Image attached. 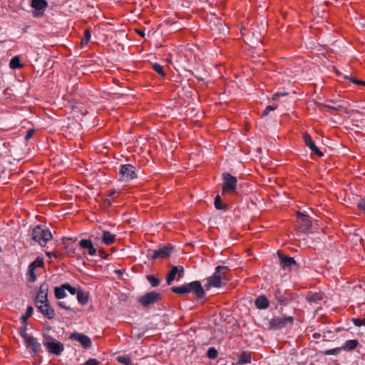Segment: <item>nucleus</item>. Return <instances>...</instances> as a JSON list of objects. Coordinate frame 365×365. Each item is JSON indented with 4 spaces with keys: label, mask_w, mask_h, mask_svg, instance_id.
<instances>
[{
    "label": "nucleus",
    "mask_w": 365,
    "mask_h": 365,
    "mask_svg": "<svg viewBox=\"0 0 365 365\" xmlns=\"http://www.w3.org/2000/svg\"><path fill=\"white\" fill-rule=\"evenodd\" d=\"M170 289L173 293L179 295H185L193 292L199 299L205 296V292L199 281H194L180 287H172Z\"/></svg>",
    "instance_id": "nucleus-1"
},
{
    "label": "nucleus",
    "mask_w": 365,
    "mask_h": 365,
    "mask_svg": "<svg viewBox=\"0 0 365 365\" xmlns=\"http://www.w3.org/2000/svg\"><path fill=\"white\" fill-rule=\"evenodd\" d=\"M230 269L227 266H218L215 268L214 274L207 279V283L205 284V287L209 289L210 287H220L223 281L228 280V273Z\"/></svg>",
    "instance_id": "nucleus-2"
},
{
    "label": "nucleus",
    "mask_w": 365,
    "mask_h": 365,
    "mask_svg": "<svg viewBox=\"0 0 365 365\" xmlns=\"http://www.w3.org/2000/svg\"><path fill=\"white\" fill-rule=\"evenodd\" d=\"M51 238L50 230L44 225H38L32 230V239L41 246H45Z\"/></svg>",
    "instance_id": "nucleus-3"
},
{
    "label": "nucleus",
    "mask_w": 365,
    "mask_h": 365,
    "mask_svg": "<svg viewBox=\"0 0 365 365\" xmlns=\"http://www.w3.org/2000/svg\"><path fill=\"white\" fill-rule=\"evenodd\" d=\"M223 183L222 187V194H235L236 192L237 178L230 173H225L222 175Z\"/></svg>",
    "instance_id": "nucleus-4"
},
{
    "label": "nucleus",
    "mask_w": 365,
    "mask_h": 365,
    "mask_svg": "<svg viewBox=\"0 0 365 365\" xmlns=\"http://www.w3.org/2000/svg\"><path fill=\"white\" fill-rule=\"evenodd\" d=\"M44 346L50 353L60 355L64 349L63 344L49 336H44Z\"/></svg>",
    "instance_id": "nucleus-5"
},
{
    "label": "nucleus",
    "mask_w": 365,
    "mask_h": 365,
    "mask_svg": "<svg viewBox=\"0 0 365 365\" xmlns=\"http://www.w3.org/2000/svg\"><path fill=\"white\" fill-rule=\"evenodd\" d=\"M162 299V294L156 292H150L139 298L138 302L143 306L148 307L155 302H158Z\"/></svg>",
    "instance_id": "nucleus-6"
},
{
    "label": "nucleus",
    "mask_w": 365,
    "mask_h": 365,
    "mask_svg": "<svg viewBox=\"0 0 365 365\" xmlns=\"http://www.w3.org/2000/svg\"><path fill=\"white\" fill-rule=\"evenodd\" d=\"M119 175L121 180L126 181L137 178V175L135 173V168L130 164L122 165Z\"/></svg>",
    "instance_id": "nucleus-7"
},
{
    "label": "nucleus",
    "mask_w": 365,
    "mask_h": 365,
    "mask_svg": "<svg viewBox=\"0 0 365 365\" xmlns=\"http://www.w3.org/2000/svg\"><path fill=\"white\" fill-rule=\"evenodd\" d=\"M65 249L66 250L68 256L71 257H75L77 259H82L83 257L86 256V252L82 251L80 252L78 245H76L75 242L73 243L65 244Z\"/></svg>",
    "instance_id": "nucleus-8"
},
{
    "label": "nucleus",
    "mask_w": 365,
    "mask_h": 365,
    "mask_svg": "<svg viewBox=\"0 0 365 365\" xmlns=\"http://www.w3.org/2000/svg\"><path fill=\"white\" fill-rule=\"evenodd\" d=\"M294 322L292 317H276L269 322L270 327L274 329H282Z\"/></svg>",
    "instance_id": "nucleus-9"
},
{
    "label": "nucleus",
    "mask_w": 365,
    "mask_h": 365,
    "mask_svg": "<svg viewBox=\"0 0 365 365\" xmlns=\"http://www.w3.org/2000/svg\"><path fill=\"white\" fill-rule=\"evenodd\" d=\"M297 219L298 230L300 232H306L311 228L312 223L309 216L304 215L300 212H298Z\"/></svg>",
    "instance_id": "nucleus-10"
},
{
    "label": "nucleus",
    "mask_w": 365,
    "mask_h": 365,
    "mask_svg": "<svg viewBox=\"0 0 365 365\" xmlns=\"http://www.w3.org/2000/svg\"><path fill=\"white\" fill-rule=\"evenodd\" d=\"M36 307L41 312V313L48 319H52L55 317V311L51 307L48 303V300L46 302H41L39 304H36Z\"/></svg>",
    "instance_id": "nucleus-11"
},
{
    "label": "nucleus",
    "mask_w": 365,
    "mask_h": 365,
    "mask_svg": "<svg viewBox=\"0 0 365 365\" xmlns=\"http://www.w3.org/2000/svg\"><path fill=\"white\" fill-rule=\"evenodd\" d=\"M80 252L86 251V255L93 256L96 253V249L94 247L91 240L83 239L78 242Z\"/></svg>",
    "instance_id": "nucleus-12"
},
{
    "label": "nucleus",
    "mask_w": 365,
    "mask_h": 365,
    "mask_svg": "<svg viewBox=\"0 0 365 365\" xmlns=\"http://www.w3.org/2000/svg\"><path fill=\"white\" fill-rule=\"evenodd\" d=\"M178 274V278L180 279L184 276V268L182 266H173L166 277V282L171 284Z\"/></svg>",
    "instance_id": "nucleus-13"
},
{
    "label": "nucleus",
    "mask_w": 365,
    "mask_h": 365,
    "mask_svg": "<svg viewBox=\"0 0 365 365\" xmlns=\"http://www.w3.org/2000/svg\"><path fill=\"white\" fill-rule=\"evenodd\" d=\"M31 6L36 10L33 11V16L41 17L43 15V12L39 11H43L48 6V3L45 0H31Z\"/></svg>",
    "instance_id": "nucleus-14"
},
{
    "label": "nucleus",
    "mask_w": 365,
    "mask_h": 365,
    "mask_svg": "<svg viewBox=\"0 0 365 365\" xmlns=\"http://www.w3.org/2000/svg\"><path fill=\"white\" fill-rule=\"evenodd\" d=\"M173 250V247L171 245L163 246V247H161L157 250H155L153 252V254L151 258L153 260L159 259V258H161V259L167 258L170 255Z\"/></svg>",
    "instance_id": "nucleus-15"
},
{
    "label": "nucleus",
    "mask_w": 365,
    "mask_h": 365,
    "mask_svg": "<svg viewBox=\"0 0 365 365\" xmlns=\"http://www.w3.org/2000/svg\"><path fill=\"white\" fill-rule=\"evenodd\" d=\"M70 338L73 340L78 341L84 349H88L91 346V340L86 335L75 332L71 334Z\"/></svg>",
    "instance_id": "nucleus-16"
},
{
    "label": "nucleus",
    "mask_w": 365,
    "mask_h": 365,
    "mask_svg": "<svg viewBox=\"0 0 365 365\" xmlns=\"http://www.w3.org/2000/svg\"><path fill=\"white\" fill-rule=\"evenodd\" d=\"M48 284L46 282L40 285L38 292L35 299V304L48 301Z\"/></svg>",
    "instance_id": "nucleus-17"
},
{
    "label": "nucleus",
    "mask_w": 365,
    "mask_h": 365,
    "mask_svg": "<svg viewBox=\"0 0 365 365\" xmlns=\"http://www.w3.org/2000/svg\"><path fill=\"white\" fill-rule=\"evenodd\" d=\"M303 139L304 142L306 144L307 146L309 148V149L312 150L313 153L315 155L322 157L324 155L323 153L320 151V150L317 147V145L314 144V141L312 140L311 136L308 133H304L303 135Z\"/></svg>",
    "instance_id": "nucleus-18"
},
{
    "label": "nucleus",
    "mask_w": 365,
    "mask_h": 365,
    "mask_svg": "<svg viewBox=\"0 0 365 365\" xmlns=\"http://www.w3.org/2000/svg\"><path fill=\"white\" fill-rule=\"evenodd\" d=\"M278 255L280 259L281 266L284 268H291L293 265L296 264V262L293 257L283 256L279 252H278Z\"/></svg>",
    "instance_id": "nucleus-19"
},
{
    "label": "nucleus",
    "mask_w": 365,
    "mask_h": 365,
    "mask_svg": "<svg viewBox=\"0 0 365 365\" xmlns=\"http://www.w3.org/2000/svg\"><path fill=\"white\" fill-rule=\"evenodd\" d=\"M25 344L32 349L34 354H36L41 349V344L37 341L36 339L31 336L26 339Z\"/></svg>",
    "instance_id": "nucleus-20"
},
{
    "label": "nucleus",
    "mask_w": 365,
    "mask_h": 365,
    "mask_svg": "<svg viewBox=\"0 0 365 365\" xmlns=\"http://www.w3.org/2000/svg\"><path fill=\"white\" fill-rule=\"evenodd\" d=\"M115 241V235L108 231H103L102 242L108 245H113Z\"/></svg>",
    "instance_id": "nucleus-21"
},
{
    "label": "nucleus",
    "mask_w": 365,
    "mask_h": 365,
    "mask_svg": "<svg viewBox=\"0 0 365 365\" xmlns=\"http://www.w3.org/2000/svg\"><path fill=\"white\" fill-rule=\"evenodd\" d=\"M255 305L258 309H267L269 306V302L266 297L259 296L255 300Z\"/></svg>",
    "instance_id": "nucleus-22"
},
{
    "label": "nucleus",
    "mask_w": 365,
    "mask_h": 365,
    "mask_svg": "<svg viewBox=\"0 0 365 365\" xmlns=\"http://www.w3.org/2000/svg\"><path fill=\"white\" fill-rule=\"evenodd\" d=\"M359 345V341L357 339L348 340L343 345L342 350L352 351L355 349Z\"/></svg>",
    "instance_id": "nucleus-23"
},
{
    "label": "nucleus",
    "mask_w": 365,
    "mask_h": 365,
    "mask_svg": "<svg viewBox=\"0 0 365 365\" xmlns=\"http://www.w3.org/2000/svg\"><path fill=\"white\" fill-rule=\"evenodd\" d=\"M23 64L21 63L20 58L18 56L13 57L9 63V67L12 69H19L23 67Z\"/></svg>",
    "instance_id": "nucleus-24"
},
{
    "label": "nucleus",
    "mask_w": 365,
    "mask_h": 365,
    "mask_svg": "<svg viewBox=\"0 0 365 365\" xmlns=\"http://www.w3.org/2000/svg\"><path fill=\"white\" fill-rule=\"evenodd\" d=\"M306 299L309 302H314V303H317L319 301H321L323 299V294L322 293H318V292H316V293H314V294H312L310 295H307L306 297Z\"/></svg>",
    "instance_id": "nucleus-25"
},
{
    "label": "nucleus",
    "mask_w": 365,
    "mask_h": 365,
    "mask_svg": "<svg viewBox=\"0 0 365 365\" xmlns=\"http://www.w3.org/2000/svg\"><path fill=\"white\" fill-rule=\"evenodd\" d=\"M273 294L275 299L281 304H284L286 302V297L283 294L282 292L279 288H275L273 290Z\"/></svg>",
    "instance_id": "nucleus-26"
},
{
    "label": "nucleus",
    "mask_w": 365,
    "mask_h": 365,
    "mask_svg": "<svg viewBox=\"0 0 365 365\" xmlns=\"http://www.w3.org/2000/svg\"><path fill=\"white\" fill-rule=\"evenodd\" d=\"M251 362V354L249 353L243 352L238 358L237 364H249Z\"/></svg>",
    "instance_id": "nucleus-27"
},
{
    "label": "nucleus",
    "mask_w": 365,
    "mask_h": 365,
    "mask_svg": "<svg viewBox=\"0 0 365 365\" xmlns=\"http://www.w3.org/2000/svg\"><path fill=\"white\" fill-rule=\"evenodd\" d=\"M77 299L81 304H86L88 301V295L87 293L82 291H78L76 292Z\"/></svg>",
    "instance_id": "nucleus-28"
},
{
    "label": "nucleus",
    "mask_w": 365,
    "mask_h": 365,
    "mask_svg": "<svg viewBox=\"0 0 365 365\" xmlns=\"http://www.w3.org/2000/svg\"><path fill=\"white\" fill-rule=\"evenodd\" d=\"M54 294L56 299H63L66 296L65 289L63 287V284L61 287H56L54 289Z\"/></svg>",
    "instance_id": "nucleus-29"
},
{
    "label": "nucleus",
    "mask_w": 365,
    "mask_h": 365,
    "mask_svg": "<svg viewBox=\"0 0 365 365\" xmlns=\"http://www.w3.org/2000/svg\"><path fill=\"white\" fill-rule=\"evenodd\" d=\"M215 207L217 210H226L227 205L222 202V200L220 195H217L215 197Z\"/></svg>",
    "instance_id": "nucleus-30"
},
{
    "label": "nucleus",
    "mask_w": 365,
    "mask_h": 365,
    "mask_svg": "<svg viewBox=\"0 0 365 365\" xmlns=\"http://www.w3.org/2000/svg\"><path fill=\"white\" fill-rule=\"evenodd\" d=\"M28 280L30 282H34L36 280V274L35 273V269L31 266H29L28 269Z\"/></svg>",
    "instance_id": "nucleus-31"
},
{
    "label": "nucleus",
    "mask_w": 365,
    "mask_h": 365,
    "mask_svg": "<svg viewBox=\"0 0 365 365\" xmlns=\"http://www.w3.org/2000/svg\"><path fill=\"white\" fill-rule=\"evenodd\" d=\"M146 279L150 283L152 287H158L160 284V279L154 275L149 274L146 276Z\"/></svg>",
    "instance_id": "nucleus-32"
},
{
    "label": "nucleus",
    "mask_w": 365,
    "mask_h": 365,
    "mask_svg": "<svg viewBox=\"0 0 365 365\" xmlns=\"http://www.w3.org/2000/svg\"><path fill=\"white\" fill-rule=\"evenodd\" d=\"M43 264V259L41 257H38L33 262L29 264V266L36 269V267H42Z\"/></svg>",
    "instance_id": "nucleus-33"
},
{
    "label": "nucleus",
    "mask_w": 365,
    "mask_h": 365,
    "mask_svg": "<svg viewBox=\"0 0 365 365\" xmlns=\"http://www.w3.org/2000/svg\"><path fill=\"white\" fill-rule=\"evenodd\" d=\"M153 67V69L156 72L158 73L160 76L164 77L165 76V73L163 70V67L158 64V63H154L153 64L152 66Z\"/></svg>",
    "instance_id": "nucleus-34"
},
{
    "label": "nucleus",
    "mask_w": 365,
    "mask_h": 365,
    "mask_svg": "<svg viewBox=\"0 0 365 365\" xmlns=\"http://www.w3.org/2000/svg\"><path fill=\"white\" fill-rule=\"evenodd\" d=\"M218 352L214 347H210L207 352L209 359H215L217 357Z\"/></svg>",
    "instance_id": "nucleus-35"
},
{
    "label": "nucleus",
    "mask_w": 365,
    "mask_h": 365,
    "mask_svg": "<svg viewBox=\"0 0 365 365\" xmlns=\"http://www.w3.org/2000/svg\"><path fill=\"white\" fill-rule=\"evenodd\" d=\"M342 350L341 347H337L331 349H328L324 351V354L326 355H335L338 354L341 352Z\"/></svg>",
    "instance_id": "nucleus-36"
},
{
    "label": "nucleus",
    "mask_w": 365,
    "mask_h": 365,
    "mask_svg": "<svg viewBox=\"0 0 365 365\" xmlns=\"http://www.w3.org/2000/svg\"><path fill=\"white\" fill-rule=\"evenodd\" d=\"M33 314V307L31 306H29L27 307V309L26 311V313L25 314H24L22 317H21V319L24 321V322H26L27 318L31 317V314Z\"/></svg>",
    "instance_id": "nucleus-37"
},
{
    "label": "nucleus",
    "mask_w": 365,
    "mask_h": 365,
    "mask_svg": "<svg viewBox=\"0 0 365 365\" xmlns=\"http://www.w3.org/2000/svg\"><path fill=\"white\" fill-rule=\"evenodd\" d=\"M118 361L125 365H132L131 359L126 356H120L118 358Z\"/></svg>",
    "instance_id": "nucleus-38"
},
{
    "label": "nucleus",
    "mask_w": 365,
    "mask_h": 365,
    "mask_svg": "<svg viewBox=\"0 0 365 365\" xmlns=\"http://www.w3.org/2000/svg\"><path fill=\"white\" fill-rule=\"evenodd\" d=\"M90 39H91L90 31L88 29H86L84 31V38H83L81 43L86 45L88 43V41H90Z\"/></svg>",
    "instance_id": "nucleus-39"
},
{
    "label": "nucleus",
    "mask_w": 365,
    "mask_h": 365,
    "mask_svg": "<svg viewBox=\"0 0 365 365\" xmlns=\"http://www.w3.org/2000/svg\"><path fill=\"white\" fill-rule=\"evenodd\" d=\"M63 287L65 289V290H68L71 294L74 295L76 294L78 291H76V288L71 287L69 284H63Z\"/></svg>",
    "instance_id": "nucleus-40"
},
{
    "label": "nucleus",
    "mask_w": 365,
    "mask_h": 365,
    "mask_svg": "<svg viewBox=\"0 0 365 365\" xmlns=\"http://www.w3.org/2000/svg\"><path fill=\"white\" fill-rule=\"evenodd\" d=\"M352 322H353L354 324L356 327H361L362 325H365V318H364V319L353 318Z\"/></svg>",
    "instance_id": "nucleus-41"
},
{
    "label": "nucleus",
    "mask_w": 365,
    "mask_h": 365,
    "mask_svg": "<svg viewBox=\"0 0 365 365\" xmlns=\"http://www.w3.org/2000/svg\"><path fill=\"white\" fill-rule=\"evenodd\" d=\"M277 108V106H267L263 112V115H267L270 111L274 110Z\"/></svg>",
    "instance_id": "nucleus-42"
},
{
    "label": "nucleus",
    "mask_w": 365,
    "mask_h": 365,
    "mask_svg": "<svg viewBox=\"0 0 365 365\" xmlns=\"http://www.w3.org/2000/svg\"><path fill=\"white\" fill-rule=\"evenodd\" d=\"M26 328L24 327V329H21L19 331V334L20 335L23 337V339H24V341L26 340V339H28V337H30L31 336L27 334H26Z\"/></svg>",
    "instance_id": "nucleus-43"
},
{
    "label": "nucleus",
    "mask_w": 365,
    "mask_h": 365,
    "mask_svg": "<svg viewBox=\"0 0 365 365\" xmlns=\"http://www.w3.org/2000/svg\"><path fill=\"white\" fill-rule=\"evenodd\" d=\"M99 361L96 359H89L85 363V365H98Z\"/></svg>",
    "instance_id": "nucleus-44"
},
{
    "label": "nucleus",
    "mask_w": 365,
    "mask_h": 365,
    "mask_svg": "<svg viewBox=\"0 0 365 365\" xmlns=\"http://www.w3.org/2000/svg\"><path fill=\"white\" fill-rule=\"evenodd\" d=\"M358 208L361 210V211H364L365 212V197L364 198H362L359 202L358 203Z\"/></svg>",
    "instance_id": "nucleus-45"
},
{
    "label": "nucleus",
    "mask_w": 365,
    "mask_h": 365,
    "mask_svg": "<svg viewBox=\"0 0 365 365\" xmlns=\"http://www.w3.org/2000/svg\"><path fill=\"white\" fill-rule=\"evenodd\" d=\"M58 305L61 308H62V309H65V310H66V311H73V309L71 308V307L67 306V305H66L63 302H58Z\"/></svg>",
    "instance_id": "nucleus-46"
},
{
    "label": "nucleus",
    "mask_w": 365,
    "mask_h": 365,
    "mask_svg": "<svg viewBox=\"0 0 365 365\" xmlns=\"http://www.w3.org/2000/svg\"><path fill=\"white\" fill-rule=\"evenodd\" d=\"M34 129H29L27 130L26 134L25 135V140H29L34 135Z\"/></svg>",
    "instance_id": "nucleus-47"
},
{
    "label": "nucleus",
    "mask_w": 365,
    "mask_h": 365,
    "mask_svg": "<svg viewBox=\"0 0 365 365\" xmlns=\"http://www.w3.org/2000/svg\"><path fill=\"white\" fill-rule=\"evenodd\" d=\"M348 79H349L351 82L357 84V85H362V86H365V81H361V80H358V79H356V78H347Z\"/></svg>",
    "instance_id": "nucleus-48"
},
{
    "label": "nucleus",
    "mask_w": 365,
    "mask_h": 365,
    "mask_svg": "<svg viewBox=\"0 0 365 365\" xmlns=\"http://www.w3.org/2000/svg\"><path fill=\"white\" fill-rule=\"evenodd\" d=\"M286 95H287V93H275V94H274L272 96V98L273 101H277L279 98V96H286Z\"/></svg>",
    "instance_id": "nucleus-49"
},
{
    "label": "nucleus",
    "mask_w": 365,
    "mask_h": 365,
    "mask_svg": "<svg viewBox=\"0 0 365 365\" xmlns=\"http://www.w3.org/2000/svg\"><path fill=\"white\" fill-rule=\"evenodd\" d=\"M324 107L334 110H339L342 108L341 106L334 107L329 105H324Z\"/></svg>",
    "instance_id": "nucleus-50"
},
{
    "label": "nucleus",
    "mask_w": 365,
    "mask_h": 365,
    "mask_svg": "<svg viewBox=\"0 0 365 365\" xmlns=\"http://www.w3.org/2000/svg\"><path fill=\"white\" fill-rule=\"evenodd\" d=\"M58 255V252H46V255L49 257H54L55 258H57Z\"/></svg>",
    "instance_id": "nucleus-51"
},
{
    "label": "nucleus",
    "mask_w": 365,
    "mask_h": 365,
    "mask_svg": "<svg viewBox=\"0 0 365 365\" xmlns=\"http://www.w3.org/2000/svg\"><path fill=\"white\" fill-rule=\"evenodd\" d=\"M136 32L141 36V37H144L145 36V33L144 31H141V30H136Z\"/></svg>",
    "instance_id": "nucleus-52"
},
{
    "label": "nucleus",
    "mask_w": 365,
    "mask_h": 365,
    "mask_svg": "<svg viewBox=\"0 0 365 365\" xmlns=\"http://www.w3.org/2000/svg\"><path fill=\"white\" fill-rule=\"evenodd\" d=\"M318 336H319V334H314V337H315V338H317V337H318Z\"/></svg>",
    "instance_id": "nucleus-53"
}]
</instances>
